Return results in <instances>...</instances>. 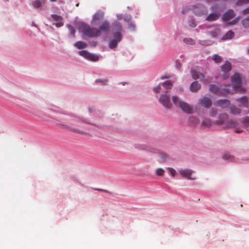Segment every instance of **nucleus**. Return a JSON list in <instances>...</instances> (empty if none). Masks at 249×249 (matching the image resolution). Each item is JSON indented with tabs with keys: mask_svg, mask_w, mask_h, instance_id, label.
<instances>
[{
	"mask_svg": "<svg viewBox=\"0 0 249 249\" xmlns=\"http://www.w3.org/2000/svg\"><path fill=\"white\" fill-rule=\"evenodd\" d=\"M93 189L94 190H96V191H101V192H105L106 193L111 194L110 192H109L108 191L106 190H104V189H98V188H94Z\"/></svg>",
	"mask_w": 249,
	"mask_h": 249,
	"instance_id": "45",
	"label": "nucleus"
},
{
	"mask_svg": "<svg viewBox=\"0 0 249 249\" xmlns=\"http://www.w3.org/2000/svg\"><path fill=\"white\" fill-rule=\"evenodd\" d=\"M221 71L224 72V75L222 77L224 79H226L229 77V72L231 69V64L229 62L227 61L221 66Z\"/></svg>",
	"mask_w": 249,
	"mask_h": 249,
	"instance_id": "9",
	"label": "nucleus"
},
{
	"mask_svg": "<svg viewBox=\"0 0 249 249\" xmlns=\"http://www.w3.org/2000/svg\"><path fill=\"white\" fill-rule=\"evenodd\" d=\"M212 59L216 63H220L222 60V57L217 54H214L213 55Z\"/></svg>",
	"mask_w": 249,
	"mask_h": 249,
	"instance_id": "30",
	"label": "nucleus"
},
{
	"mask_svg": "<svg viewBox=\"0 0 249 249\" xmlns=\"http://www.w3.org/2000/svg\"><path fill=\"white\" fill-rule=\"evenodd\" d=\"M210 9L213 12L208 15L205 20L210 22L217 20L221 16V12L218 10L217 5L213 4Z\"/></svg>",
	"mask_w": 249,
	"mask_h": 249,
	"instance_id": "2",
	"label": "nucleus"
},
{
	"mask_svg": "<svg viewBox=\"0 0 249 249\" xmlns=\"http://www.w3.org/2000/svg\"><path fill=\"white\" fill-rule=\"evenodd\" d=\"M191 75L194 79H199L200 81H202L206 84L209 82V81L204 78V75L198 71L192 70Z\"/></svg>",
	"mask_w": 249,
	"mask_h": 249,
	"instance_id": "10",
	"label": "nucleus"
},
{
	"mask_svg": "<svg viewBox=\"0 0 249 249\" xmlns=\"http://www.w3.org/2000/svg\"><path fill=\"white\" fill-rule=\"evenodd\" d=\"M223 159L226 160H229L231 161H235L234 157L233 156L230 155L229 154H225L223 156Z\"/></svg>",
	"mask_w": 249,
	"mask_h": 249,
	"instance_id": "28",
	"label": "nucleus"
},
{
	"mask_svg": "<svg viewBox=\"0 0 249 249\" xmlns=\"http://www.w3.org/2000/svg\"><path fill=\"white\" fill-rule=\"evenodd\" d=\"M167 169L168 170L170 175L172 176L173 177H175L176 175L177 174L176 171L174 168L171 167H168Z\"/></svg>",
	"mask_w": 249,
	"mask_h": 249,
	"instance_id": "34",
	"label": "nucleus"
},
{
	"mask_svg": "<svg viewBox=\"0 0 249 249\" xmlns=\"http://www.w3.org/2000/svg\"><path fill=\"white\" fill-rule=\"evenodd\" d=\"M74 45L79 49L85 48L87 46V43L81 41L76 42Z\"/></svg>",
	"mask_w": 249,
	"mask_h": 249,
	"instance_id": "24",
	"label": "nucleus"
},
{
	"mask_svg": "<svg viewBox=\"0 0 249 249\" xmlns=\"http://www.w3.org/2000/svg\"><path fill=\"white\" fill-rule=\"evenodd\" d=\"M189 40L190 41V42H191V44H194V41L193 39H184V40H185V42H186L187 40Z\"/></svg>",
	"mask_w": 249,
	"mask_h": 249,
	"instance_id": "50",
	"label": "nucleus"
},
{
	"mask_svg": "<svg viewBox=\"0 0 249 249\" xmlns=\"http://www.w3.org/2000/svg\"><path fill=\"white\" fill-rule=\"evenodd\" d=\"M156 174L159 176H162L164 173V170L161 168H159L156 170Z\"/></svg>",
	"mask_w": 249,
	"mask_h": 249,
	"instance_id": "37",
	"label": "nucleus"
},
{
	"mask_svg": "<svg viewBox=\"0 0 249 249\" xmlns=\"http://www.w3.org/2000/svg\"><path fill=\"white\" fill-rule=\"evenodd\" d=\"M67 27L69 29V30L70 32V33L72 35V36L74 37L75 33V30L74 28L71 25H68Z\"/></svg>",
	"mask_w": 249,
	"mask_h": 249,
	"instance_id": "36",
	"label": "nucleus"
},
{
	"mask_svg": "<svg viewBox=\"0 0 249 249\" xmlns=\"http://www.w3.org/2000/svg\"><path fill=\"white\" fill-rule=\"evenodd\" d=\"M79 54L88 60L96 61L99 59V57L96 54H92L86 50H82L78 52Z\"/></svg>",
	"mask_w": 249,
	"mask_h": 249,
	"instance_id": "7",
	"label": "nucleus"
},
{
	"mask_svg": "<svg viewBox=\"0 0 249 249\" xmlns=\"http://www.w3.org/2000/svg\"><path fill=\"white\" fill-rule=\"evenodd\" d=\"M188 122L191 125H195L199 123V120L196 117L191 116L188 119Z\"/></svg>",
	"mask_w": 249,
	"mask_h": 249,
	"instance_id": "23",
	"label": "nucleus"
},
{
	"mask_svg": "<svg viewBox=\"0 0 249 249\" xmlns=\"http://www.w3.org/2000/svg\"><path fill=\"white\" fill-rule=\"evenodd\" d=\"M178 98L177 96L172 97V101L174 104L177 105L178 103Z\"/></svg>",
	"mask_w": 249,
	"mask_h": 249,
	"instance_id": "42",
	"label": "nucleus"
},
{
	"mask_svg": "<svg viewBox=\"0 0 249 249\" xmlns=\"http://www.w3.org/2000/svg\"><path fill=\"white\" fill-rule=\"evenodd\" d=\"M239 19H240V17H238L235 18L233 20L230 22L229 23L231 25H234V24H236L239 21Z\"/></svg>",
	"mask_w": 249,
	"mask_h": 249,
	"instance_id": "41",
	"label": "nucleus"
},
{
	"mask_svg": "<svg viewBox=\"0 0 249 249\" xmlns=\"http://www.w3.org/2000/svg\"><path fill=\"white\" fill-rule=\"evenodd\" d=\"M242 106H244L247 109L248 108V98L246 96H243L239 99Z\"/></svg>",
	"mask_w": 249,
	"mask_h": 249,
	"instance_id": "25",
	"label": "nucleus"
},
{
	"mask_svg": "<svg viewBox=\"0 0 249 249\" xmlns=\"http://www.w3.org/2000/svg\"><path fill=\"white\" fill-rule=\"evenodd\" d=\"M242 123H243V125L245 126H246V127L248 126V125L249 124V118L247 117L246 118L244 119L242 121Z\"/></svg>",
	"mask_w": 249,
	"mask_h": 249,
	"instance_id": "39",
	"label": "nucleus"
},
{
	"mask_svg": "<svg viewBox=\"0 0 249 249\" xmlns=\"http://www.w3.org/2000/svg\"><path fill=\"white\" fill-rule=\"evenodd\" d=\"M160 86L158 85L156 87L154 88L153 90L155 93H159L160 92Z\"/></svg>",
	"mask_w": 249,
	"mask_h": 249,
	"instance_id": "43",
	"label": "nucleus"
},
{
	"mask_svg": "<svg viewBox=\"0 0 249 249\" xmlns=\"http://www.w3.org/2000/svg\"><path fill=\"white\" fill-rule=\"evenodd\" d=\"M198 103L200 105L206 108H210L212 105V100L207 97H203L200 99Z\"/></svg>",
	"mask_w": 249,
	"mask_h": 249,
	"instance_id": "14",
	"label": "nucleus"
},
{
	"mask_svg": "<svg viewBox=\"0 0 249 249\" xmlns=\"http://www.w3.org/2000/svg\"><path fill=\"white\" fill-rule=\"evenodd\" d=\"M234 33L232 31H229L223 36L224 39H230L233 37Z\"/></svg>",
	"mask_w": 249,
	"mask_h": 249,
	"instance_id": "26",
	"label": "nucleus"
},
{
	"mask_svg": "<svg viewBox=\"0 0 249 249\" xmlns=\"http://www.w3.org/2000/svg\"><path fill=\"white\" fill-rule=\"evenodd\" d=\"M239 4H246L249 2V0H238Z\"/></svg>",
	"mask_w": 249,
	"mask_h": 249,
	"instance_id": "44",
	"label": "nucleus"
},
{
	"mask_svg": "<svg viewBox=\"0 0 249 249\" xmlns=\"http://www.w3.org/2000/svg\"><path fill=\"white\" fill-rule=\"evenodd\" d=\"M50 1L52 2H55L56 1V0H50Z\"/></svg>",
	"mask_w": 249,
	"mask_h": 249,
	"instance_id": "54",
	"label": "nucleus"
},
{
	"mask_svg": "<svg viewBox=\"0 0 249 249\" xmlns=\"http://www.w3.org/2000/svg\"><path fill=\"white\" fill-rule=\"evenodd\" d=\"M202 124L206 127L210 126L212 125V121L209 118H205L202 121Z\"/></svg>",
	"mask_w": 249,
	"mask_h": 249,
	"instance_id": "29",
	"label": "nucleus"
},
{
	"mask_svg": "<svg viewBox=\"0 0 249 249\" xmlns=\"http://www.w3.org/2000/svg\"><path fill=\"white\" fill-rule=\"evenodd\" d=\"M170 76H166V77H161V79H164L165 78H169Z\"/></svg>",
	"mask_w": 249,
	"mask_h": 249,
	"instance_id": "52",
	"label": "nucleus"
},
{
	"mask_svg": "<svg viewBox=\"0 0 249 249\" xmlns=\"http://www.w3.org/2000/svg\"><path fill=\"white\" fill-rule=\"evenodd\" d=\"M104 13L101 10H98L92 17L91 24L93 25L99 23L104 18Z\"/></svg>",
	"mask_w": 249,
	"mask_h": 249,
	"instance_id": "8",
	"label": "nucleus"
},
{
	"mask_svg": "<svg viewBox=\"0 0 249 249\" xmlns=\"http://www.w3.org/2000/svg\"><path fill=\"white\" fill-rule=\"evenodd\" d=\"M243 131V129H240L238 128H236L235 130V132L237 133H240L242 132Z\"/></svg>",
	"mask_w": 249,
	"mask_h": 249,
	"instance_id": "47",
	"label": "nucleus"
},
{
	"mask_svg": "<svg viewBox=\"0 0 249 249\" xmlns=\"http://www.w3.org/2000/svg\"><path fill=\"white\" fill-rule=\"evenodd\" d=\"M65 126L67 128H69L70 129L71 131H75L76 130V129H73V128H71V127H69V126L68 125H65Z\"/></svg>",
	"mask_w": 249,
	"mask_h": 249,
	"instance_id": "49",
	"label": "nucleus"
},
{
	"mask_svg": "<svg viewBox=\"0 0 249 249\" xmlns=\"http://www.w3.org/2000/svg\"><path fill=\"white\" fill-rule=\"evenodd\" d=\"M147 150L152 152H155V149L153 148H149L148 149H147Z\"/></svg>",
	"mask_w": 249,
	"mask_h": 249,
	"instance_id": "51",
	"label": "nucleus"
},
{
	"mask_svg": "<svg viewBox=\"0 0 249 249\" xmlns=\"http://www.w3.org/2000/svg\"><path fill=\"white\" fill-rule=\"evenodd\" d=\"M197 8V7L196 6H195V5H193L192 7V9H193V8Z\"/></svg>",
	"mask_w": 249,
	"mask_h": 249,
	"instance_id": "53",
	"label": "nucleus"
},
{
	"mask_svg": "<svg viewBox=\"0 0 249 249\" xmlns=\"http://www.w3.org/2000/svg\"><path fill=\"white\" fill-rule=\"evenodd\" d=\"M227 125L230 127H235L237 125V123L233 121L230 120L227 122Z\"/></svg>",
	"mask_w": 249,
	"mask_h": 249,
	"instance_id": "33",
	"label": "nucleus"
},
{
	"mask_svg": "<svg viewBox=\"0 0 249 249\" xmlns=\"http://www.w3.org/2000/svg\"><path fill=\"white\" fill-rule=\"evenodd\" d=\"M240 107L238 108L234 105H231L230 107V112L233 115H238V114H247V111L246 110H243L241 108V105H240Z\"/></svg>",
	"mask_w": 249,
	"mask_h": 249,
	"instance_id": "13",
	"label": "nucleus"
},
{
	"mask_svg": "<svg viewBox=\"0 0 249 249\" xmlns=\"http://www.w3.org/2000/svg\"><path fill=\"white\" fill-rule=\"evenodd\" d=\"M217 114V109L214 108H212L210 110V115L211 116H214Z\"/></svg>",
	"mask_w": 249,
	"mask_h": 249,
	"instance_id": "38",
	"label": "nucleus"
},
{
	"mask_svg": "<svg viewBox=\"0 0 249 249\" xmlns=\"http://www.w3.org/2000/svg\"><path fill=\"white\" fill-rule=\"evenodd\" d=\"M178 106L183 111L187 113H193L192 108L187 103L183 101H180L178 102Z\"/></svg>",
	"mask_w": 249,
	"mask_h": 249,
	"instance_id": "15",
	"label": "nucleus"
},
{
	"mask_svg": "<svg viewBox=\"0 0 249 249\" xmlns=\"http://www.w3.org/2000/svg\"><path fill=\"white\" fill-rule=\"evenodd\" d=\"M51 17L54 20L57 22L56 23L53 24V25L57 27H60L63 25V23L62 22L63 18L61 16L55 14H52Z\"/></svg>",
	"mask_w": 249,
	"mask_h": 249,
	"instance_id": "19",
	"label": "nucleus"
},
{
	"mask_svg": "<svg viewBox=\"0 0 249 249\" xmlns=\"http://www.w3.org/2000/svg\"><path fill=\"white\" fill-rule=\"evenodd\" d=\"M159 101L166 109H170L171 107L172 104L170 102V96L166 94L161 95Z\"/></svg>",
	"mask_w": 249,
	"mask_h": 249,
	"instance_id": "3",
	"label": "nucleus"
},
{
	"mask_svg": "<svg viewBox=\"0 0 249 249\" xmlns=\"http://www.w3.org/2000/svg\"><path fill=\"white\" fill-rule=\"evenodd\" d=\"M178 172L182 177L187 178L190 180H195L196 178L192 177V175L195 172L190 169H181L178 170Z\"/></svg>",
	"mask_w": 249,
	"mask_h": 249,
	"instance_id": "5",
	"label": "nucleus"
},
{
	"mask_svg": "<svg viewBox=\"0 0 249 249\" xmlns=\"http://www.w3.org/2000/svg\"><path fill=\"white\" fill-rule=\"evenodd\" d=\"M162 85L167 89H171L173 86L171 82L170 81H166L164 82H163Z\"/></svg>",
	"mask_w": 249,
	"mask_h": 249,
	"instance_id": "31",
	"label": "nucleus"
},
{
	"mask_svg": "<svg viewBox=\"0 0 249 249\" xmlns=\"http://www.w3.org/2000/svg\"><path fill=\"white\" fill-rule=\"evenodd\" d=\"M46 2V0H36L32 3V5L35 8H39L42 7Z\"/></svg>",
	"mask_w": 249,
	"mask_h": 249,
	"instance_id": "22",
	"label": "nucleus"
},
{
	"mask_svg": "<svg viewBox=\"0 0 249 249\" xmlns=\"http://www.w3.org/2000/svg\"><path fill=\"white\" fill-rule=\"evenodd\" d=\"M110 28L109 22L107 20L104 21L99 26V28L98 30L99 32V36L101 35V32H107Z\"/></svg>",
	"mask_w": 249,
	"mask_h": 249,
	"instance_id": "17",
	"label": "nucleus"
},
{
	"mask_svg": "<svg viewBox=\"0 0 249 249\" xmlns=\"http://www.w3.org/2000/svg\"><path fill=\"white\" fill-rule=\"evenodd\" d=\"M128 28L131 30H134L135 26L133 23H130L128 24Z\"/></svg>",
	"mask_w": 249,
	"mask_h": 249,
	"instance_id": "46",
	"label": "nucleus"
},
{
	"mask_svg": "<svg viewBox=\"0 0 249 249\" xmlns=\"http://www.w3.org/2000/svg\"><path fill=\"white\" fill-rule=\"evenodd\" d=\"M234 16L235 14L233 10L229 9L223 14L222 19L223 21H228L232 18Z\"/></svg>",
	"mask_w": 249,
	"mask_h": 249,
	"instance_id": "18",
	"label": "nucleus"
},
{
	"mask_svg": "<svg viewBox=\"0 0 249 249\" xmlns=\"http://www.w3.org/2000/svg\"><path fill=\"white\" fill-rule=\"evenodd\" d=\"M244 14H247L249 13V8H247L243 11Z\"/></svg>",
	"mask_w": 249,
	"mask_h": 249,
	"instance_id": "48",
	"label": "nucleus"
},
{
	"mask_svg": "<svg viewBox=\"0 0 249 249\" xmlns=\"http://www.w3.org/2000/svg\"><path fill=\"white\" fill-rule=\"evenodd\" d=\"M231 84L233 88L236 89H238L240 88L242 84V80L239 73L235 72L231 76Z\"/></svg>",
	"mask_w": 249,
	"mask_h": 249,
	"instance_id": "4",
	"label": "nucleus"
},
{
	"mask_svg": "<svg viewBox=\"0 0 249 249\" xmlns=\"http://www.w3.org/2000/svg\"><path fill=\"white\" fill-rule=\"evenodd\" d=\"M97 83H100L101 85H106L108 82V80L107 79H98L95 81Z\"/></svg>",
	"mask_w": 249,
	"mask_h": 249,
	"instance_id": "32",
	"label": "nucleus"
},
{
	"mask_svg": "<svg viewBox=\"0 0 249 249\" xmlns=\"http://www.w3.org/2000/svg\"><path fill=\"white\" fill-rule=\"evenodd\" d=\"M112 30L114 35L116 33L121 34V32L122 31V26L121 24L117 21H114L112 24Z\"/></svg>",
	"mask_w": 249,
	"mask_h": 249,
	"instance_id": "16",
	"label": "nucleus"
},
{
	"mask_svg": "<svg viewBox=\"0 0 249 249\" xmlns=\"http://www.w3.org/2000/svg\"><path fill=\"white\" fill-rule=\"evenodd\" d=\"M80 29L85 37H95L100 36L98 29L91 27L86 24H81Z\"/></svg>",
	"mask_w": 249,
	"mask_h": 249,
	"instance_id": "1",
	"label": "nucleus"
},
{
	"mask_svg": "<svg viewBox=\"0 0 249 249\" xmlns=\"http://www.w3.org/2000/svg\"><path fill=\"white\" fill-rule=\"evenodd\" d=\"M208 34L211 35L213 37H215L217 35V32L216 30L209 31L208 32Z\"/></svg>",
	"mask_w": 249,
	"mask_h": 249,
	"instance_id": "40",
	"label": "nucleus"
},
{
	"mask_svg": "<svg viewBox=\"0 0 249 249\" xmlns=\"http://www.w3.org/2000/svg\"><path fill=\"white\" fill-rule=\"evenodd\" d=\"M122 39V35L116 33L114 36V38L109 42V46L111 49L115 48L117 43Z\"/></svg>",
	"mask_w": 249,
	"mask_h": 249,
	"instance_id": "11",
	"label": "nucleus"
},
{
	"mask_svg": "<svg viewBox=\"0 0 249 249\" xmlns=\"http://www.w3.org/2000/svg\"><path fill=\"white\" fill-rule=\"evenodd\" d=\"M201 88V85L198 83L197 81L193 82L190 85V90L192 92H196L198 90Z\"/></svg>",
	"mask_w": 249,
	"mask_h": 249,
	"instance_id": "21",
	"label": "nucleus"
},
{
	"mask_svg": "<svg viewBox=\"0 0 249 249\" xmlns=\"http://www.w3.org/2000/svg\"><path fill=\"white\" fill-rule=\"evenodd\" d=\"M242 24L245 28L249 27V17L243 20Z\"/></svg>",
	"mask_w": 249,
	"mask_h": 249,
	"instance_id": "35",
	"label": "nucleus"
},
{
	"mask_svg": "<svg viewBox=\"0 0 249 249\" xmlns=\"http://www.w3.org/2000/svg\"><path fill=\"white\" fill-rule=\"evenodd\" d=\"M209 90L219 96H224L228 92L227 89L222 90L219 87L214 84H211L209 86Z\"/></svg>",
	"mask_w": 249,
	"mask_h": 249,
	"instance_id": "6",
	"label": "nucleus"
},
{
	"mask_svg": "<svg viewBox=\"0 0 249 249\" xmlns=\"http://www.w3.org/2000/svg\"><path fill=\"white\" fill-rule=\"evenodd\" d=\"M168 156L166 153L162 154L160 157L159 161L160 163L165 162L168 159Z\"/></svg>",
	"mask_w": 249,
	"mask_h": 249,
	"instance_id": "27",
	"label": "nucleus"
},
{
	"mask_svg": "<svg viewBox=\"0 0 249 249\" xmlns=\"http://www.w3.org/2000/svg\"><path fill=\"white\" fill-rule=\"evenodd\" d=\"M229 118V116L226 113H221L219 115L218 119L216 120L217 124H223Z\"/></svg>",
	"mask_w": 249,
	"mask_h": 249,
	"instance_id": "20",
	"label": "nucleus"
},
{
	"mask_svg": "<svg viewBox=\"0 0 249 249\" xmlns=\"http://www.w3.org/2000/svg\"><path fill=\"white\" fill-rule=\"evenodd\" d=\"M230 104L231 102L228 99L218 100L214 103V106L220 107L222 108H225L229 107L230 106Z\"/></svg>",
	"mask_w": 249,
	"mask_h": 249,
	"instance_id": "12",
	"label": "nucleus"
},
{
	"mask_svg": "<svg viewBox=\"0 0 249 249\" xmlns=\"http://www.w3.org/2000/svg\"><path fill=\"white\" fill-rule=\"evenodd\" d=\"M126 83V82H122V84L123 85H124Z\"/></svg>",
	"mask_w": 249,
	"mask_h": 249,
	"instance_id": "55",
	"label": "nucleus"
}]
</instances>
